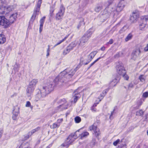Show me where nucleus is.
I'll use <instances>...</instances> for the list:
<instances>
[{
  "instance_id": "obj_32",
  "label": "nucleus",
  "mask_w": 148,
  "mask_h": 148,
  "mask_svg": "<svg viewBox=\"0 0 148 148\" xmlns=\"http://www.w3.org/2000/svg\"><path fill=\"white\" fill-rule=\"evenodd\" d=\"M81 121L80 117L79 116H76L75 118V121L76 123H80Z\"/></svg>"
},
{
  "instance_id": "obj_19",
  "label": "nucleus",
  "mask_w": 148,
  "mask_h": 148,
  "mask_svg": "<svg viewBox=\"0 0 148 148\" xmlns=\"http://www.w3.org/2000/svg\"><path fill=\"white\" fill-rule=\"evenodd\" d=\"M140 53V49H136L134 53H133L132 55L133 58L136 59V58L139 56V55Z\"/></svg>"
},
{
  "instance_id": "obj_52",
  "label": "nucleus",
  "mask_w": 148,
  "mask_h": 148,
  "mask_svg": "<svg viewBox=\"0 0 148 148\" xmlns=\"http://www.w3.org/2000/svg\"><path fill=\"white\" fill-rule=\"evenodd\" d=\"M144 50L145 51H148V43L147 44L146 47L144 48Z\"/></svg>"
},
{
  "instance_id": "obj_50",
  "label": "nucleus",
  "mask_w": 148,
  "mask_h": 148,
  "mask_svg": "<svg viewBox=\"0 0 148 148\" xmlns=\"http://www.w3.org/2000/svg\"><path fill=\"white\" fill-rule=\"evenodd\" d=\"M108 90L107 89L103 91L102 92V94L103 95V96H105V95L107 93V92H108Z\"/></svg>"
},
{
  "instance_id": "obj_37",
  "label": "nucleus",
  "mask_w": 148,
  "mask_h": 148,
  "mask_svg": "<svg viewBox=\"0 0 148 148\" xmlns=\"http://www.w3.org/2000/svg\"><path fill=\"white\" fill-rule=\"evenodd\" d=\"M80 97V95L79 94H75V102H76L77 99L79 98Z\"/></svg>"
},
{
  "instance_id": "obj_41",
  "label": "nucleus",
  "mask_w": 148,
  "mask_h": 148,
  "mask_svg": "<svg viewBox=\"0 0 148 148\" xmlns=\"http://www.w3.org/2000/svg\"><path fill=\"white\" fill-rule=\"evenodd\" d=\"M139 79L140 81L142 82H144L145 79L144 77V76L143 75H141L139 77Z\"/></svg>"
},
{
  "instance_id": "obj_15",
  "label": "nucleus",
  "mask_w": 148,
  "mask_h": 148,
  "mask_svg": "<svg viewBox=\"0 0 148 148\" xmlns=\"http://www.w3.org/2000/svg\"><path fill=\"white\" fill-rule=\"evenodd\" d=\"M35 88L33 87L29 86L26 89V94L28 97L31 96L33 94Z\"/></svg>"
},
{
  "instance_id": "obj_17",
  "label": "nucleus",
  "mask_w": 148,
  "mask_h": 148,
  "mask_svg": "<svg viewBox=\"0 0 148 148\" xmlns=\"http://www.w3.org/2000/svg\"><path fill=\"white\" fill-rule=\"evenodd\" d=\"M45 16L43 17L40 20V25L39 32L40 33H41L43 29V25L45 18Z\"/></svg>"
},
{
  "instance_id": "obj_34",
  "label": "nucleus",
  "mask_w": 148,
  "mask_h": 148,
  "mask_svg": "<svg viewBox=\"0 0 148 148\" xmlns=\"http://www.w3.org/2000/svg\"><path fill=\"white\" fill-rule=\"evenodd\" d=\"M105 96H103V95L102 94V93L101 94L100 96L97 99V100H98V102L97 103V104H98L99 102H100L101 100L103 98V97Z\"/></svg>"
},
{
  "instance_id": "obj_21",
  "label": "nucleus",
  "mask_w": 148,
  "mask_h": 148,
  "mask_svg": "<svg viewBox=\"0 0 148 148\" xmlns=\"http://www.w3.org/2000/svg\"><path fill=\"white\" fill-rule=\"evenodd\" d=\"M74 136V134L72 133L69 135V137L67 138L66 140L71 144L74 141L73 137Z\"/></svg>"
},
{
  "instance_id": "obj_38",
  "label": "nucleus",
  "mask_w": 148,
  "mask_h": 148,
  "mask_svg": "<svg viewBox=\"0 0 148 148\" xmlns=\"http://www.w3.org/2000/svg\"><path fill=\"white\" fill-rule=\"evenodd\" d=\"M103 57H100L97 59L95 60L93 63H92L90 65V66L89 67L88 69L91 66H92L93 65H94L99 60L101 59V58H103Z\"/></svg>"
},
{
  "instance_id": "obj_57",
  "label": "nucleus",
  "mask_w": 148,
  "mask_h": 148,
  "mask_svg": "<svg viewBox=\"0 0 148 148\" xmlns=\"http://www.w3.org/2000/svg\"><path fill=\"white\" fill-rule=\"evenodd\" d=\"M92 141L94 143H93V145H95V139H93L92 140Z\"/></svg>"
},
{
  "instance_id": "obj_5",
  "label": "nucleus",
  "mask_w": 148,
  "mask_h": 148,
  "mask_svg": "<svg viewBox=\"0 0 148 148\" xmlns=\"http://www.w3.org/2000/svg\"><path fill=\"white\" fill-rule=\"evenodd\" d=\"M42 3V0H39L36 8H35L34 13L32 17H31L30 22L32 23L34 22L35 18L37 15H38L39 14V12L40 10V8Z\"/></svg>"
},
{
  "instance_id": "obj_3",
  "label": "nucleus",
  "mask_w": 148,
  "mask_h": 148,
  "mask_svg": "<svg viewBox=\"0 0 148 148\" xmlns=\"http://www.w3.org/2000/svg\"><path fill=\"white\" fill-rule=\"evenodd\" d=\"M58 103L60 104L59 106L57 107V108L60 111L67 109L70 106L64 98L60 99L58 102Z\"/></svg>"
},
{
  "instance_id": "obj_42",
  "label": "nucleus",
  "mask_w": 148,
  "mask_h": 148,
  "mask_svg": "<svg viewBox=\"0 0 148 148\" xmlns=\"http://www.w3.org/2000/svg\"><path fill=\"white\" fill-rule=\"evenodd\" d=\"M25 106L26 107H30L32 109V106H31V103L29 101H27L26 102Z\"/></svg>"
},
{
  "instance_id": "obj_1",
  "label": "nucleus",
  "mask_w": 148,
  "mask_h": 148,
  "mask_svg": "<svg viewBox=\"0 0 148 148\" xmlns=\"http://www.w3.org/2000/svg\"><path fill=\"white\" fill-rule=\"evenodd\" d=\"M53 90L52 85L49 84L45 86H42L40 90V92L37 94L36 97L38 99H42L45 97Z\"/></svg>"
},
{
  "instance_id": "obj_33",
  "label": "nucleus",
  "mask_w": 148,
  "mask_h": 148,
  "mask_svg": "<svg viewBox=\"0 0 148 148\" xmlns=\"http://www.w3.org/2000/svg\"><path fill=\"white\" fill-rule=\"evenodd\" d=\"M143 111L142 110H140L136 112V115L137 116H140L143 115Z\"/></svg>"
},
{
  "instance_id": "obj_28",
  "label": "nucleus",
  "mask_w": 148,
  "mask_h": 148,
  "mask_svg": "<svg viewBox=\"0 0 148 148\" xmlns=\"http://www.w3.org/2000/svg\"><path fill=\"white\" fill-rule=\"evenodd\" d=\"M97 51H95L92 52L89 55L90 57V61L95 56L97 53Z\"/></svg>"
},
{
  "instance_id": "obj_14",
  "label": "nucleus",
  "mask_w": 148,
  "mask_h": 148,
  "mask_svg": "<svg viewBox=\"0 0 148 148\" xmlns=\"http://www.w3.org/2000/svg\"><path fill=\"white\" fill-rule=\"evenodd\" d=\"M79 132V130L76 131L75 132V135H76V136L75 137H77L79 136H81V138L82 139L84 138H86L87 136H88L89 133L87 132H84L83 133H82L81 134H79L78 135H77V133Z\"/></svg>"
},
{
  "instance_id": "obj_59",
  "label": "nucleus",
  "mask_w": 148,
  "mask_h": 148,
  "mask_svg": "<svg viewBox=\"0 0 148 148\" xmlns=\"http://www.w3.org/2000/svg\"><path fill=\"white\" fill-rule=\"evenodd\" d=\"M142 102H143V101H142V100L141 99L140 101V103L139 104V105L140 106L142 104Z\"/></svg>"
},
{
  "instance_id": "obj_8",
  "label": "nucleus",
  "mask_w": 148,
  "mask_h": 148,
  "mask_svg": "<svg viewBox=\"0 0 148 148\" xmlns=\"http://www.w3.org/2000/svg\"><path fill=\"white\" fill-rule=\"evenodd\" d=\"M65 8L64 6L61 5L60 6L59 11L56 16V20H60L62 18L64 13Z\"/></svg>"
},
{
  "instance_id": "obj_64",
  "label": "nucleus",
  "mask_w": 148,
  "mask_h": 148,
  "mask_svg": "<svg viewBox=\"0 0 148 148\" xmlns=\"http://www.w3.org/2000/svg\"><path fill=\"white\" fill-rule=\"evenodd\" d=\"M144 148H148V147L145 145H144Z\"/></svg>"
},
{
  "instance_id": "obj_46",
  "label": "nucleus",
  "mask_w": 148,
  "mask_h": 148,
  "mask_svg": "<svg viewBox=\"0 0 148 148\" xmlns=\"http://www.w3.org/2000/svg\"><path fill=\"white\" fill-rule=\"evenodd\" d=\"M133 87H134V85H133V84H132L131 83H130L129 84V85L128 86V89L129 90L130 88H132Z\"/></svg>"
},
{
  "instance_id": "obj_26",
  "label": "nucleus",
  "mask_w": 148,
  "mask_h": 148,
  "mask_svg": "<svg viewBox=\"0 0 148 148\" xmlns=\"http://www.w3.org/2000/svg\"><path fill=\"white\" fill-rule=\"evenodd\" d=\"M84 19L82 18H80V21L79 24L77 26V28L79 29L80 26H84Z\"/></svg>"
},
{
  "instance_id": "obj_11",
  "label": "nucleus",
  "mask_w": 148,
  "mask_h": 148,
  "mask_svg": "<svg viewBox=\"0 0 148 148\" xmlns=\"http://www.w3.org/2000/svg\"><path fill=\"white\" fill-rule=\"evenodd\" d=\"M139 17V15L136 12V11L133 12L132 14L131 15L130 18V20L131 22L132 23H136Z\"/></svg>"
},
{
  "instance_id": "obj_27",
  "label": "nucleus",
  "mask_w": 148,
  "mask_h": 148,
  "mask_svg": "<svg viewBox=\"0 0 148 148\" xmlns=\"http://www.w3.org/2000/svg\"><path fill=\"white\" fill-rule=\"evenodd\" d=\"M103 6L102 5H97L95 8V11L97 12H99L102 8Z\"/></svg>"
},
{
  "instance_id": "obj_22",
  "label": "nucleus",
  "mask_w": 148,
  "mask_h": 148,
  "mask_svg": "<svg viewBox=\"0 0 148 148\" xmlns=\"http://www.w3.org/2000/svg\"><path fill=\"white\" fill-rule=\"evenodd\" d=\"M89 129L90 131L93 130L94 132H97V131H98V129L94 125L90 126L89 127Z\"/></svg>"
},
{
  "instance_id": "obj_29",
  "label": "nucleus",
  "mask_w": 148,
  "mask_h": 148,
  "mask_svg": "<svg viewBox=\"0 0 148 148\" xmlns=\"http://www.w3.org/2000/svg\"><path fill=\"white\" fill-rule=\"evenodd\" d=\"M60 125V124H58L56 122L53 123L52 125L50 126V127L51 129H53L59 127Z\"/></svg>"
},
{
  "instance_id": "obj_23",
  "label": "nucleus",
  "mask_w": 148,
  "mask_h": 148,
  "mask_svg": "<svg viewBox=\"0 0 148 148\" xmlns=\"http://www.w3.org/2000/svg\"><path fill=\"white\" fill-rule=\"evenodd\" d=\"M5 41V36L3 34H0V44H3Z\"/></svg>"
},
{
  "instance_id": "obj_58",
  "label": "nucleus",
  "mask_w": 148,
  "mask_h": 148,
  "mask_svg": "<svg viewBox=\"0 0 148 148\" xmlns=\"http://www.w3.org/2000/svg\"><path fill=\"white\" fill-rule=\"evenodd\" d=\"M105 48L104 47H102L101 48V49L102 51H104L105 50Z\"/></svg>"
},
{
  "instance_id": "obj_30",
  "label": "nucleus",
  "mask_w": 148,
  "mask_h": 148,
  "mask_svg": "<svg viewBox=\"0 0 148 148\" xmlns=\"http://www.w3.org/2000/svg\"><path fill=\"white\" fill-rule=\"evenodd\" d=\"M71 144V143H69L67 140H66L65 142H64V143H62L61 145L62 147H68L70 144Z\"/></svg>"
},
{
  "instance_id": "obj_20",
  "label": "nucleus",
  "mask_w": 148,
  "mask_h": 148,
  "mask_svg": "<svg viewBox=\"0 0 148 148\" xmlns=\"http://www.w3.org/2000/svg\"><path fill=\"white\" fill-rule=\"evenodd\" d=\"M37 82V79H34L30 82L29 86L33 87L35 88V86Z\"/></svg>"
},
{
  "instance_id": "obj_44",
  "label": "nucleus",
  "mask_w": 148,
  "mask_h": 148,
  "mask_svg": "<svg viewBox=\"0 0 148 148\" xmlns=\"http://www.w3.org/2000/svg\"><path fill=\"white\" fill-rule=\"evenodd\" d=\"M120 141V140L119 139H117L113 143V145L115 146H116L117 144Z\"/></svg>"
},
{
  "instance_id": "obj_51",
  "label": "nucleus",
  "mask_w": 148,
  "mask_h": 148,
  "mask_svg": "<svg viewBox=\"0 0 148 148\" xmlns=\"http://www.w3.org/2000/svg\"><path fill=\"white\" fill-rule=\"evenodd\" d=\"M114 0H108V5H110L112 4Z\"/></svg>"
},
{
  "instance_id": "obj_45",
  "label": "nucleus",
  "mask_w": 148,
  "mask_h": 148,
  "mask_svg": "<svg viewBox=\"0 0 148 148\" xmlns=\"http://www.w3.org/2000/svg\"><path fill=\"white\" fill-rule=\"evenodd\" d=\"M143 96L145 98H147L148 97V92H145L143 93Z\"/></svg>"
},
{
  "instance_id": "obj_48",
  "label": "nucleus",
  "mask_w": 148,
  "mask_h": 148,
  "mask_svg": "<svg viewBox=\"0 0 148 148\" xmlns=\"http://www.w3.org/2000/svg\"><path fill=\"white\" fill-rule=\"evenodd\" d=\"M95 135L96 137H98L99 136L100 134V132L99 131V129H98V131H97V132H95Z\"/></svg>"
},
{
  "instance_id": "obj_43",
  "label": "nucleus",
  "mask_w": 148,
  "mask_h": 148,
  "mask_svg": "<svg viewBox=\"0 0 148 148\" xmlns=\"http://www.w3.org/2000/svg\"><path fill=\"white\" fill-rule=\"evenodd\" d=\"M122 75L123 76L124 79L126 80H128L129 79V77L128 75H126L125 73L123 75Z\"/></svg>"
},
{
  "instance_id": "obj_61",
  "label": "nucleus",
  "mask_w": 148,
  "mask_h": 148,
  "mask_svg": "<svg viewBox=\"0 0 148 148\" xmlns=\"http://www.w3.org/2000/svg\"><path fill=\"white\" fill-rule=\"evenodd\" d=\"M49 53H47V54L46 55V56L47 57L48 56H49Z\"/></svg>"
},
{
  "instance_id": "obj_35",
  "label": "nucleus",
  "mask_w": 148,
  "mask_h": 148,
  "mask_svg": "<svg viewBox=\"0 0 148 148\" xmlns=\"http://www.w3.org/2000/svg\"><path fill=\"white\" fill-rule=\"evenodd\" d=\"M18 115V113L16 112L15 114L14 113V111L13 112V115L12 116V119L14 120H16L17 118Z\"/></svg>"
},
{
  "instance_id": "obj_6",
  "label": "nucleus",
  "mask_w": 148,
  "mask_h": 148,
  "mask_svg": "<svg viewBox=\"0 0 148 148\" xmlns=\"http://www.w3.org/2000/svg\"><path fill=\"white\" fill-rule=\"evenodd\" d=\"M148 24V16H144L141 17L139 28L140 29L145 28L147 25Z\"/></svg>"
},
{
  "instance_id": "obj_54",
  "label": "nucleus",
  "mask_w": 148,
  "mask_h": 148,
  "mask_svg": "<svg viewBox=\"0 0 148 148\" xmlns=\"http://www.w3.org/2000/svg\"><path fill=\"white\" fill-rule=\"evenodd\" d=\"M113 42V40L112 39H111L108 42L110 44H112Z\"/></svg>"
},
{
  "instance_id": "obj_53",
  "label": "nucleus",
  "mask_w": 148,
  "mask_h": 148,
  "mask_svg": "<svg viewBox=\"0 0 148 148\" xmlns=\"http://www.w3.org/2000/svg\"><path fill=\"white\" fill-rule=\"evenodd\" d=\"M91 109V110H92V111L95 112L96 111V109L95 108H94V107H92Z\"/></svg>"
},
{
  "instance_id": "obj_10",
  "label": "nucleus",
  "mask_w": 148,
  "mask_h": 148,
  "mask_svg": "<svg viewBox=\"0 0 148 148\" xmlns=\"http://www.w3.org/2000/svg\"><path fill=\"white\" fill-rule=\"evenodd\" d=\"M112 10H111L110 8H106L103 11V13L102 14L103 16L106 18L109 17L111 13L113 12L115 10V9L112 8Z\"/></svg>"
},
{
  "instance_id": "obj_31",
  "label": "nucleus",
  "mask_w": 148,
  "mask_h": 148,
  "mask_svg": "<svg viewBox=\"0 0 148 148\" xmlns=\"http://www.w3.org/2000/svg\"><path fill=\"white\" fill-rule=\"evenodd\" d=\"M127 27L126 26H124L120 30L119 32L121 34L125 32L127 29Z\"/></svg>"
},
{
  "instance_id": "obj_49",
  "label": "nucleus",
  "mask_w": 148,
  "mask_h": 148,
  "mask_svg": "<svg viewBox=\"0 0 148 148\" xmlns=\"http://www.w3.org/2000/svg\"><path fill=\"white\" fill-rule=\"evenodd\" d=\"M63 121L62 119H58L57 121V122H56L57 123L60 124V123H61Z\"/></svg>"
},
{
  "instance_id": "obj_12",
  "label": "nucleus",
  "mask_w": 148,
  "mask_h": 148,
  "mask_svg": "<svg viewBox=\"0 0 148 148\" xmlns=\"http://www.w3.org/2000/svg\"><path fill=\"white\" fill-rule=\"evenodd\" d=\"M0 9L2 10L3 12L8 13L10 11H12L13 9V8L12 6H8L5 7L4 5H0Z\"/></svg>"
},
{
  "instance_id": "obj_62",
  "label": "nucleus",
  "mask_w": 148,
  "mask_h": 148,
  "mask_svg": "<svg viewBox=\"0 0 148 148\" xmlns=\"http://www.w3.org/2000/svg\"><path fill=\"white\" fill-rule=\"evenodd\" d=\"M2 133L0 131V138L1 137V135H2Z\"/></svg>"
},
{
  "instance_id": "obj_56",
  "label": "nucleus",
  "mask_w": 148,
  "mask_h": 148,
  "mask_svg": "<svg viewBox=\"0 0 148 148\" xmlns=\"http://www.w3.org/2000/svg\"><path fill=\"white\" fill-rule=\"evenodd\" d=\"M114 110H115L114 109L113 111L111 112V115H110V118L111 116H112L113 113L114 112Z\"/></svg>"
},
{
  "instance_id": "obj_36",
  "label": "nucleus",
  "mask_w": 148,
  "mask_h": 148,
  "mask_svg": "<svg viewBox=\"0 0 148 148\" xmlns=\"http://www.w3.org/2000/svg\"><path fill=\"white\" fill-rule=\"evenodd\" d=\"M67 38V37H65L64 38L62 39V40H60L59 42L57 44H56V45H54V47H56L57 45L61 44L62 42L63 41H65V40L66 39V38Z\"/></svg>"
},
{
  "instance_id": "obj_24",
  "label": "nucleus",
  "mask_w": 148,
  "mask_h": 148,
  "mask_svg": "<svg viewBox=\"0 0 148 148\" xmlns=\"http://www.w3.org/2000/svg\"><path fill=\"white\" fill-rule=\"evenodd\" d=\"M118 80L116 79H113L110 83V86L112 87L115 86L117 83Z\"/></svg>"
},
{
  "instance_id": "obj_25",
  "label": "nucleus",
  "mask_w": 148,
  "mask_h": 148,
  "mask_svg": "<svg viewBox=\"0 0 148 148\" xmlns=\"http://www.w3.org/2000/svg\"><path fill=\"white\" fill-rule=\"evenodd\" d=\"M133 36L131 33L129 34L125 39V41L127 42L131 40L133 37Z\"/></svg>"
},
{
  "instance_id": "obj_2",
  "label": "nucleus",
  "mask_w": 148,
  "mask_h": 148,
  "mask_svg": "<svg viewBox=\"0 0 148 148\" xmlns=\"http://www.w3.org/2000/svg\"><path fill=\"white\" fill-rule=\"evenodd\" d=\"M74 74V73L72 72L71 73L68 74L66 71L65 70L63 72L60 73L59 75L56 77L55 79L54 80L55 81H57L58 80H59V79H60V82H64L65 81H67L68 79H69L73 76Z\"/></svg>"
},
{
  "instance_id": "obj_9",
  "label": "nucleus",
  "mask_w": 148,
  "mask_h": 148,
  "mask_svg": "<svg viewBox=\"0 0 148 148\" xmlns=\"http://www.w3.org/2000/svg\"><path fill=\"white\" fill-rule=\"evenodd\" d=\"M9 21L4 16H0V25L4 26L5 28L7 27L10 24Z\"/></svg>"
},
{
  "instance_id": "obj_16",
  "label": "nucleus",
  "mask_w": 148,
  "mask_h": 148,
  "mask_svg": "<svg viewBox=\"0 0 148 148\" xmlns=\"http://www.w3.org/2000/svg\"><path fill=\"white\" fill-rule=\"evenodd\" d=\"M40 127H38L35 129H33L31 130L30 132H28L27 134L25 136L26 139L28 138L30 136H31L33 134L35 133L36 132L38 131L39 130Z\"/></svg>"
},
{
  "instance_id": "obj_47",
  "label": "nucleus",
  "mask_w": 148,
  "mask_h": 148,
  "mask_svg": "<svg viewBox=\"0 0 148 148\" xmlns=\"http://www.w3.org/2000/svg\"><path fill=\"white\" fill-rule=\"evenodd\" d=\"M122 54V53L121 52H119L117 53L115 55V57H119L120 56V54Z\"/></svg>"
},
{
  "instance_id": "obj_13",
  "label": "nucleus",
  "mask_w": 148,
  "mask_h": 148,
  "mask_svg": "<svg viewBox=\"0 0 148 148\" xmlns=\"http://www.w3.org/2000/svg\"><path fill=\"white\" fill-rule=\"evenodd\" d=\"M125 2L124 0H121L119 2L116 8V10L118 12L121 11L125 6Z\"/></svg>"
},
{
  "instance_id": "obj_18",
  "label": "nucleus",
  "mask_w": 148,
  "mask_h": 148,
  "mask_svg": "<svg viewBox=\"0 0 148 148\" xmlns=\"http://www.w3.org/2000/svg\"><path fill=\"white\" fill-rule=\"evenodd\" d=\"M17 13H14L11 15L9 20L10 23H12L14 22L17 18Z\"/></svg>"
},
{
  "instance_id": "obj_40",
  "label": "nucleus",
  "mask_w": 148,
  "mask_h": 148,
  "mask_svg": "<svg viewBox=\"0 0 148 148\" xmlns=\"http://www.w3.org/2000/svg\"><path fill=\"white\" fill-rule=\"evenodd\" d=\"M70 51L68 50V49L66 48L64 50L63 54V55H65L68 53Z\"/></svg>"
},
{
  "instance_id": "obj_39",
  "label": "nucleus",
  "mask_w": 148,
  "mask_h": 148,
  "mask_svg": "<svg viewBox=\"0 0 148 148\" xmlns=\"http://www.w3.org/2000/svg\"><path fill=\"white\" fill-rule=\"evenodd\" d=\"M72 45H73L72 44H70L66 48L67 49H68V50L70 51L71 50H72L73 49L74 47L73 46H72Z\"/></svg>"
},
{
  "instance_id": "obj_4",
  "label": "nucleus",
  "mask_w": 148,
  "mask_h": 148,
  "mask_svg": "<svg viewBox=\"0 0 148 148\" xmlns=\"http://www.w3.org/2000/svg\"><path fill=\"white\" fill-rule=\"evenodd\" d=\"M92 32L90 30H88L83 36L82 38V40L80 42H78L79 45L81 46H83L84 45V43L87 42L88 40L90 38L92 34Z\"/></svg>"
},
{
  "instance_id": "obj_60",
  "label": "nucleus",
  "mask_w": 148,
  "mask_h": 148,
  "mask_svg": "<svg viewBox=\"0 0 148 148\" xmlns=\"http://www.w3.org/2000/svg\"><path fill=\"white\" fill-rule=\"evenodd\" d=\"M50 51V49L48 48L47 49V53H49V51Z\"/></svg>"
},
{
  "instance_id": "obj_7",
  "label": "nucleus",
  "mask_w": 148,
  "mask_h": 148,
  "mask_svg": "<svg viewBox=\"0 0 148 148\" xmlns=\"http://www.w3.org/2000/svg\"><path fill=\"white\" fill-rule=\"evenodd\" d=\"M116 69L118 73L120 75H122L126 73L125 71L122 63L119 62L117 63Z\"/></svg>"
},
{
  "instance_id": "obj_63",
  "label": "nucleus",
  "mask_w": 148,
  "mask_h": 148,
  "mask_svg": "<svg viewBox=\"0 0 148 148\" xmlns=\"http://www.w3.org/2000/svg\"><path fill=\"white\" fill-rule=\"evenodd\" d=\"M146 119L147 120H148V114H147V115L146 116Z\"/></svg>"
},
{
  "instance_id": "obj_55",
  "label": "nucleus",
  "mask_w": 148,
  "mask_h": 148,
  "mask_svg": "<svg viewBox=\"0 0 148 148\" xmlns=\"http://www.w3.org/2000/svg\"><path fill=\"white\" fill-rule=\"evenodd\" d=\"M98 102V100H96V103H95L93 105V106H92V107H95L97 106V102Z\"/></svg>"
}]
</instances>
